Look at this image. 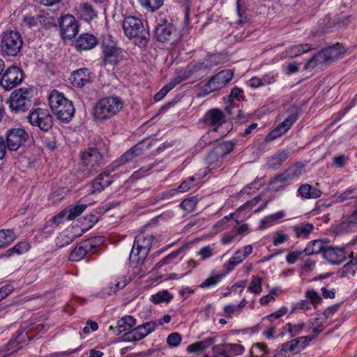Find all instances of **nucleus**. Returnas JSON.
<instances>
[{
  "label": "nucleus",
  "instance_id": "32",
  "mask_svg": "<svg viewBox=\"0 0 357 357\" xmlns=\"http://www.w3.org/2000/svg\"><path fill=\"white\" fill-rule=\"evenodd\" d=\"M314 49V47H313L311 44H309V43L299 44V45H295L288 47L285 50V53L289 57L294 58V57H297L303 54L307 53Z\"/></svg>",
  "mask_w": 357,
  "mask_h": 357
},
{
  "label": "nucleus",
  "instance_id": "56",
  "mask_svg": "<svg viewBox=\"0 0 357 357\" xmlns=\"http://www.w3.org/2000/svg\"><path fill=\"white\" fill-rule=\"evenodd\" d=\"M130 282V278L126 275L119 277L112 281V284H114V290H111L113 292H117L120 289H123Z\"/></svg>",
  "mask_w": 357,
  "mask_h": 357
},
{
  "label": "nucleus",
  "instance_id": "41",
  "mask_svg": "<svg viewBox=\"0 0 357 357\" xmlns=\"http://www.w3.org/2000/svg\"><path fill=\"white\" fill-rule=\"evenodd\" d=\"M173 299V296L167 290H162L153 294L151 296V301L154 304L161 303H169Z\"/></svg>",
  "mask_w": 357,
  "mask_h": 357
},
{
  "label": "nucleus",
  "instance_id": "50",
  "mask_svg": "<svg viewBox=\"0 0 357 357\" xmlns=\"http://www.w3.org/2000/svg\"><path fill=\"white\" fill-rule=\"evenodd\" d=\"M81 16L85 21L89 22L93 20L97 15L91 6L85 3L82 6Z\"/></svg>",
  "mask_w": 357,
  "mask_h": 357
},
{
  "label": "nucleus",
  "instance_id": "55",
  "mask_svg": "<svg viewBox=\"0 0 357 357\" xmlns=\"http://www.w3.org/2000/svg\"><path fill=\"white\" fill-rule=\"evenodd\" d=\"M86 208V204H79L73 207L70 210L67 211V219L68 220H72L79 216Z\"/></svg>",
  "mask_w": 357,
  "mask_h": 357
},
{
  "label": "nucleus",
  "instance_id": "28",
  "mask_svg": "<svg viewBox=\"0 0 357 357\" xmlns=\"http://www.w3.org/2000/svg\"><path fill=\"white\" fill-rule=\"evenodd\" d=\"M223 161L224 157L221 154H219L215 148L211 151L206 158L207 169L210 171L220 167Z\"/></svg>",
  "mask_w": 357,
  "mask_h": 357
},
{
  "label": "nucleus",
  "instance_id": "49",
  "mask_svg": "<svg viewBox=\"0 0 357 357\" xmlns=\"http://www.w3.org/2000/svg\"><path fill=\"white\" fill-rule=\"evenodd\" d=\"M156 323L155 321H146L138 326L137 328H138V331L141 333V335H142V337L144 338L148 335L153 332L156 328Z\"/></svg>",
  "mask_w": 357,
  "mask_h": 357
},
{
  "label": "nucleus",
  "instance_id": "42",
  "mask_svg": "<svg viewBox=\"0 0 357 357\" xmlns=\"http://www.w3.org/2000/svg\"><path fill=\"white\" fill-rule=\"evenodd\" d=\"M67 210H63L57 215L52 217L49 221H47L44 227L45 229L47 227L55 228L60 224L63 223L65 220H67Z\"/></svg>",
  "mask_w": 357,
  "mask_h": 357
},
{
  "label": "nucleus",
  "instance_id": "36",
  "mask_svg": "<svg viewBox=\"0 0 357 357\" xmlns=\"http://www.w3.org/2000/svg\"><path fill=\"white\" fill-rule=\"evenodd\" d=\"M196 185V181L194 176H190L187 178L185 181H183L181 184L178 187L177 189H173L167 192H164L163 195L167 197H170L174 196L178 192H185L188 191L192 187Z\"/></svg>",
  "mask_w": 357,
  "mask_h": 357
},
{
  "label": "nucleus",
  "instance_id": "14",
  "mask_svg": "<svg viewBox=\"0 0 357 357\" xmlns=\"http://www.w3.org/2000/svg\"><path fill=\"white\" fill-rule=\"evenodd\" d=\"M144 146V142H140L130 148L112 163L113 169L119 168L127 163L132 162L137 156L141 155L144 151L149 148V145H147L146 147Z\"/></svg>",
  "mask_w": 357,
  "mask_h": 357
},
{
  "label": "nucleus",
  "instance_id": "38",
  "mask_svg": "<svg viewBox=\"0 0 357 357\" xmlns=\"http://www.w3.org/2000/svg\"><path fill=\"white\" fill-rule=\"evenodd\" d=\"M136 324V319L130 315H126L118 320L116 326L118 334L130 331Z\"/></svg>",
  "mask_w": 357,
  "mask_h": 357
},
{
  "label": "nucleus",
  "instance_id": "52",
  "mask_svg": "<svg viewBox=\"0 0 357 357\" xmlns=\"http://www.w3.org/2000/svg\"><path fill=\"white\" fill-rule=\"evenodd\" d=\"M223 278V275L216 274L211 275L201 283L199 287L202 289L209 288L217 285Z\"/></svg>",
  "mask_w": 357,
  "mask_h": 357
},
{
  "label": "nucleus",
  "instance_id": "18",
  "mask_svg": "<svg viewBox=\"0 0 357 357\" xmlns=\"http://www.w3.org/2000/svg\"><path fill=\"white\" fill-rule=\"evenodd\" d=\"M42 328V325L37 324L33 326L30 320L22 323L20 328L17 330V339L19 342H23L26 340H32L36 333H38Z\"/></svg>",
  "mask_w": 357,
  "mask_h": 357
},
{
  "label": "nucleus",
  "instance_id": "27",
  "mask_svg": "<svg viewBox=\"0 0 357 357\" xmlns=\"http://www.w3.org/2000/svg\"><path fill=\"white\" fill-rule=\"evenodd\" d=\"M291 229L298 238H307L314 229V225L309 222H300L291 227Z\"/></svg>",
  "mask_w": 357,
  "mask_h": 357
},
{
  "label": "nucleus",
  "instance_id": "22",
  "mask_svg": "<svg viewBox=\"0 0 357 357\" xmlns=\"http://www.w3.org/2000/svg\"><path fill=\"white\" fill-rule=\"evenodd\" d=\"M112 176L107 172L100 174L91 183L89 195L100 193L112 183Z\"/></svg>",
  "mask_w": 357,
  "mask_h": 357
},
{
  "label": "nucleus",
  "instance_id": "4",
  "mask_svg": "<svg viewBox=\"0 0 357 357\" xmlns=\"http://www.w3.org/2000/svg\"><path fill=\"white\" fill-rule=\"evenodd\" d=\"M123 107V101L120 97H104L96 102L93 107V116L96 120L105 121L116 115Z\"/></svg>",
  "mask_w": 357,
  "mask_h": 357
},
{
  "label": "nucleus",
  "instance_id": "43",
  "mask_svg": "<svg viewBox=\"0 0 357 357\" xmlns=\"http://www.w3.org/2000/svg\"><path fill=\"white\" fill-rule=\"evenodd\" d=\"M15 238L16 236L13 230H0V248L10 245Z\"/></svg>",
  "mask_w": 357,
  "mask_h": 357
},
{
  "label": "nucleus",
  "instance_id": "45",
  "mask_svg": "<svg viewBox=\"0 0 357 357\" xmlns=\"http://www.w3.org/2000/svg\"><path fill=\"white\" fill-rule=\"evenodd\" d=\"M142 339H143L142 335L137 327L130 329L121 337V341L123 342H136Z\"/></svg>",
  "mask_w": 357,
  "mask_h": 357
},
{
  "label": "nucleus",
  "instance_id": "15",
  "mask_svg": "<svg viewBox=\"0 0 357 357\" xmlns=\"http://www.w3.org/2000/svg\"><path fill=\"white\" fill-rule=\"evenodd\" d=\"M96 238H91L81 241L69 255V260L72 261H79L88 253H93L96 247Z\"/></svg>",
  "mask_w": 357,
  "mask_h": 357
},
{
  "label": "nucleus",
  "instance_id": "51",
  "mask_svg": "<svg viewBox=\"0 0 357 357\" xmlns=\"http://www.w3.org/2000/svg\"><path fill=\"white\" fill-rule=\"evenodd\" d=\"M234 143L228 141L219 144L215 149L219 154H221L225 158V155L230 153L234 150Z\"/></svg>",
  "mask_w": 357,
  "mask_h": 357
},
{
  "label": "nucleus",
  "instance_id": "26",
  "mask_svg": "<svg viewBox=\"0 0 357 357\" xmlns=\"http://www.w3.org/2000/svg\"><path fill=\"white\" fill-rule=\"evenodd\" d=\"M225 121V115L219 109H211L204 115V121L205 124L218 128L222 126Z\"/></svg>",
  "mask_w": 357,
  "mask_h": 357
},
{
  "label": "nucleus",
  "instance_id": "17",
  "mask_svg": "<svg viewBox=\"0 0 357 357\" xmlns=\"http://www.w3.org/2000/svg\"><path fill=\"white\" fill-rule=\"evenodd\" d=\"M61 36L63 39H71L78 33V25L72 15H66L59 20Z\"/></svg>",
  "mask_w": 357,
  "mask_h": 357
},
{
  "label": "nucleus",
  "instance_id": "21",
  "mask_svg": "<svg viewBox=\"0 0 357 357\" xmlns=\"http://www.w3.org/2000/svg\"><path fill=\"white\" fill-rule=\"evenodd\" d=\"M212 57L206 59L204 61H197L191 63L188 66V73L189 76L196 75L197 77H203L214 66L211 62Z\"/></svg>",
  "mask_w": 357,
  "mask_h": 357
},
{
  "label": "nucleus",
  "instance_id": "47",
  "mask_svg": "<svg viewBox=\"0 0 357 357\" xmlns=\"http://www.w3.org/2000/svg\"><path fill=\"white\" fill-rule=\"evenodd\" d=\"M217 132L216 128H213V130L208 131L206 135L202 136L199 142L197 144V146L200 149H203L207 145H209L217 140L215 137H213V135L215 134Z\"/></svg>",
  "mask_w": 357,
  "mask_h": 357
},
{
  "label": "nucleus",
  "instance_id": "62",
  "mask_svg": "<svg viewBox=\"0 0 357 357\" xmlns=\"http://www.w3.org/2000/svg\"><path fill=\"white\" fill-rule=\"evenodd\" d=\"M174 86L175 84H172V83H169L168 84L163 86L156 94H155L154 100L156 102L161 100Z\"/></svg>",
  "mask_w": 357,
  "mask_h": 357
},
{
  "label": "nucleus",
  "instance_id": "3",
  "mask_svg": "<svg viewBox=\"0 0 357 357\" xmlns=\"http://www.w3.org/2000/svg\"><path fill=\"white\" fill-rule=\"evenodd\" d=\"M49 104L52 112L59 120L68 123L73 117L75 107L72 101L67 99L58 91H52L48 98Z\"/></svg>",
  "mask_w": 357,
  "mask_h": 357
},
{
  "label": "nucleus",
  "instance_id": "16",
  "mask_svg": "<svg viewBox=\"0 0 357 357\" xmlns=\"http://www.w3.org/2000/svg\"><path fill=\"white\" fill-rule=\"evenodd\" d=\"M212 351L220 357H234L243 354L245 347L236 343H224L213 345Z\"/></svg>",
  "mask_w": 357,
  "mask_h": 357
},
{
  "label": "nucleus",
  "instance_id": "12",
  "mask_svg": "<svg viewBox=\"0 0 357 357\" xmlns=\"http://www.w3.org/2000/svg\"><path fill=\"white\" fill-rule=\"evenodd\" d=\"M29 139L28 132L23 128H14L6 132V147L9 151H17Z\"/></svg>",
  "mask_w": 357,
  "mask_h": 357
},
{
  "label": "nucleus",
  "instance_id": "25",
  "mask_svg": "<svg viewBox=\"0 0 357 357\" xmlns=\"http://www.w3.org/2000/svg\"><path fill=\"white\" fill-rule=\"evenodd\" d=\"M97 45L98 39L94 35L83 33L77 38L75 46L78 51H86L94 48Z\"/></svg>",
  "mask_w": 357,
  "mask_h": 357
},
{
  "label": "nucleus",
  "instance_id": "29",
  "mask_svg": "<svg viewBox=\"0 0 357 357\" xmlns=\"http://www.w3.org/2000/svg\"><path fill=\"white\" fill-rule=\"evenodd\" d=\"M301 337H296L291 340L285 343H283L281 346L280 354L282 356H286L287 352L291 353L296 351L303 350V346L302 344Z\"/></svg>",
  "mask_w": 357,
  "mask_h": 357
},
{
  "label": "nucleus",
  "instance_id": "61",
  "mask_svg": "<svg viewBox=\"0 0 357 357\" xmlns=\"http://www.w3.org/2000/svg\"><path fill=\"white\" fill-rule=\"evenodd\" d=\"M344 225H346V228L352 229L357 228V210H354L352 213L347 218Z\"/></svg>",
  "mask_w": 357,
  "mask_h": 357
},
{
  "label": "nucleus",
  "instance_id": "30",
  "mask_svg": "<svg viewBox=\"0 0 357 357\" xmlns=\"http://www.w3.org/2000/svg\"><path fill=\"white\" fill-rule=\"evenodd\" d=\"M326 243L321 239H316L308 243L306 248L303 250L305 256L317 255L321 252L324 254Z\"/></svg>",
  "mask_w": 357,
  "mask_h": 357
},
{
  "label": "nucleus",
  "instance_id": "58",
  "mask_svg": "<svg viewBox=\"0 0 357 357\" xmlns=\"http://www.w3.org/2000/svg\"><path fill=\"white\" fill-rule=\"evenodd\" d=\"M181 335L178 333H170L167 338V343L171 347H176L181 342Z\"/></svg>",
  "mask_w": 357,
  "mask_h": 357
},
{
  "label": "nucleus",
  "instance_id": "8",
  "mask_svg": "<svg viewBox=\"0 0 357 357\" xmlns=\"http://www.w3.org/2000/svg\"><path fill=\"white\" fill-rule=\"evenodd\" d=\"M234 73L230 70H225L219 72L204 84L199 91V96H205L212 92L222 89L233 78Z\"/></svg>",
  "mask_w": 357,
  "mask_h": 357
},
{
  "label": "nucleus",
  "instance_id": "2",
  "mask_svg": "<svg viewBox=\"0 0 357 357\" xmlns=\"http://www.w3.org/2000/svg\"><path fill=\"white\" fill-rule=\"evenodd\" d=\"M123 29L126 36L133 39L135 45L144 47L149 40V31L142 20L135 16H127L123 19Z\"/></svg>",
  "mask_w": 357,
  "mask_h": 357
},
{
  "label": "nucleus",
  "instance_id": "48",
  "mask_svg": "<svg viewBox=\"0 0 357 357\" xmlns=\"http://www.w3.org/2000/svg\"><path fill=\"white\" fill-rule=\"evenodd\" d=\"M198 199L197 197H191L184 199L181 204L180 207L185 211L190 213L194 211L197 206Z\"/></svg>",
  "mask_w": 357,
  "mask_h": 357
},
{
  "label": "nucleus",
  "instance_id": "1",
  "mask_svg": "<svg viewBox=\"0 0 357 357\" xmlns=\"http://www.w3.org/2000/svg\"><path fill=\"white\" fill-rule=\"evenodd\" d=\"M153 238V235L148 232L139 233L135 237L129 257V266L135 276L141 278L146 273V258Z\"/></svg>",
  "mask_w": 357,
  "mask_h": 357
},
{
  "label": "nucleus",
  "instance_id": "9",
  "mask_svg": "<svg viewBox=\"0 0 357 357\" xmlns=\"http://www.w3.org/2000/svg\"><path fill=\"white\" fill-rule=\"evenodd\" d=\"M154 36L158 41L169 44L176 43L181 38V35L174 25L167 20L157 24L154 30Z\"/></svg>",
  "mask_w": 357,
  "mask_h": 357
},
{
  "label": "nucleus",
  "instance_id": "64",
  "mask_svg": "<svg viewBox=\"0 0 357 357\" xmlns=\"http://www.w3.org/2000/svg\"><path fill=\"white\" fill-rule=\"evenodd\" d=\"M303 255H304L303 251H294L289 253L286 256V261L288 264H294L298 259H303Z\"/></svg>",
  "mask_w": 357,
  "mask_h": 357
},
{
  "label": "nucleus",
  "instance_id": "31",
  "mask_svg": "<svg viewBox=\"0 0 357 357\" xmlns=\"http://www.w3.org/2000/svg\"><path fill=\"white\" fill-rule=\"evenodd\" d=\"M291 181L284 172V171L275 176L269 183V188L273 191H279L285 186L289 185Z\"/></svg>",
  "mask_w": 357,
  "mask_h": 357
},
{
  "label": "nucleus",
  "instance_id": "40",
  "mask_svg": "<svg viewBox=\"0 0 357 357\" xmlns=\"http://www.w3.org/2000/svg\"><path fill=\"white\" fill-rule=\"evenodd\" d=\"M75 238L76 236L73 235V231L68 229L57 237L56 243L58 247L62 248L70 244Z\"/></svg>",
  "mask_w": 357,
  "mask_h": 357
},
{
  "label": "nucleus",
  "instance_id": "57",
  "mask_svg": "<svg viewBox=\"0 0 357 357\" xmlns=\"http://www.w3.org/2000/svg\"><path fill=\"white\" fill-rule=\"evenodd\" d=\"M305 297L314 308H316L322 301V298L319 294L313 289L307 291L305 292Z\"/></svg>",
  "mask_w": 357,
  "mask_h": 357
},
{
  "label": "nucleus",
  "instance_id": "53",
  "mask_svg": "<svg viewBox=\"0 0 357 357\" xmlns=\"http://www.w3.org/2000/svg\"><path fill=\"white\" fill-rule=\"evenodd\" d=\"M307 327V330L306 331L309 332L311 329L312 332L316 335L320 334L324 330L323 323L319 318L310 320Z\"/></svg>",
  "mask_w": 357,
  "mask_h": 357
},
{
  "label": "nucleus",
  "instance_id": "46",
  "mask_svg": "<svg viewBox=\"0 0 357 357\" xmlns=\"http://www.w3.org/2000/svg\"><path fill=\"white\" fill-rule=\"evenodd\" d=\"M140 5L147 11H155L162 6L163 0H139Z\"/></svg>",
  "mask_w": 357,
  "mask_h": 357
},
{
  "label": "nucleus",
  "instance_id": "35",
  "mask_svg": "<svg viewBox=\"0 0 357 357\" xmlns=\"http://www.w3.org/2000/svg\"><path fill=\"white\" fill-rule=\"evenodd\" d=\"M329 61L326 56L324 50L314 54L305 64V69L312 70L317 67L328 63Z\"/></svg>",
  "mask_w": 357,
  "mask_h": 357
},
{
  "label": "nucleus",
  "instance_id": "59",
  "mask_svg": "<svg viewBox=\"0 0 357 357\" xmlns=\"http://www.w3.org/2000/svg\"><path fill=\"white\" fill-rule=\"evenodd\" d=\"M289 239V236L288 234H284L282 231H278L275 234L273 239V244L275 246H278L287 241Z\"/></svg>",
  "mask_w": 357,
  "mask_h": 357
},
{
  "label": "nucleus",
  "instance_id": "23",
  "mask_svg": "<svg viewBox=\"0 0 357 357\" xmlns=\"http://www.w3.org/2000/svg\"><path fill=\"white\" fill-rule=\"evenodd\" d=\"M323 257L332 264H340L346 259V252L343 248L326 245Z\"/></svg>",
  "mask_w": 357,
  "mask_h": 357
},
{
  "label": "nucleus",
  "instance_id": "63",
  "mask_svg": "<svg viewBox=\"0 0 357 357\" xmlns=\"http://www.w3.org/2000/svg\"><path fill=\"white\" fill-rule=\"evenodd\" d=\"M344 272L346 273H351L355 275L357 270V257L352 258L347 264L343 267Z\"/></svg>",
  "mask_w": 357,
  "mask_h": 357
},
{
  "label": "nucleus",
  "instance_id": "10",
  "mask_svg": "<svg viewBox=\"0 0 357 357\" xmlns=\"http://www.w3.org/2000/svg\"><path fill=\"white\" fill-rule=\"evenodd\" d=\"M101 49L102 63L105 66H115L123 57L121 49L116 46L113 40H110V36H109L108 38H104Z\"/></svg>",
  "mask_w": 357,
  "mask_h": 357
},
{
  "label": "nucleus",
  "instance_id": "39",
  "mask_svg": "<svg viewBox=\"0 0 357 357\" xmlns=\"http://www.w3.org/2000/svg\"><path fill=\"white\" fill-rule=\"evenodd\" d=\"M307 328L304 322L296 324L287 323L283 327L284 333L289 334L290 337H294L301 334Z\"/></svg>",
  "mask_w": 357,
  "mask_h": 357
},
{
  "label": "nucleus",
  "instance_id": "7",
  "mask_svg": "<svg viewBox=\"0 0 357 357\" xmlns=\"http://www.w3.org/2000/svg\"><path fill=\"white\" fill-rule=\"evenodd\" d=\"M26 119L32 127L43 132H48L53 126V117L47 109L37 107L31 109Z\"/></svg>",
  "mask_w": 357,
  "mask_h": 357
},
{
  "label": "nucleus",
  "instance_id": "33",
  "mask_svg": "<svg viewBox=\"0 0 357 357\" xmlns=\"http://www.w3.org/2000/svg\"><path fill=\"white\" fill-rule=\"evenodd\" d=\"M216 341L215 337H209L204 340L196 342L193 344H190L187 347V351L190 354L196 353L199 354L204 349L208 348L210 346L213 344Z\"/></svg>",
  "mask_w": 357,
  "mask_h": 357
},
{
  "label": "nucleus",
  "instance_id": "19",
  "mask_svg": "<svg viewBox=\"0 0 357 357\" xmlns=\"http://www.w3.org/2000/svg\"><path fill=\"white\" fill-rule=\"evenodd\" d=\"M297 119L298 116L296 114H290L266 136V141L271 142L284 135L290 129Z\"/></svg>",
  "mask_w": 357,
  "mask_h": 357
},
{
  "label": "nucleus",
  "instance_id": "6",
  "mask_svg": "<svg viewBox=\"0 0 357 357\" xmlns=\"http://www.w3.org/2000/svg\"><path fill=\"white\" fill-rule=\"evenodd\" d=\"M33 91L30 87H22L12 92L7 101L9 108L15 113L29 109L32 103Z\"/></svg>",
  "mask_w": 357,
  "mask_h": 357
},
{
  "label": "nucleus",
  "instance_id": "11",
  "mask_svg": "<svg viewBox=\"0 0 357 357\" xmlns=\"http://www.w3.org/2000/svg\"><path fill=\"white\" fill-rule=\"evenodd\" d=\"M22 79L23 73L22 70L16 66H12L7 68L2 75L0 85L6 91H10L19 85Z\"/></svg>",
  "mask_w": 357,
  "mask_h": 357
},
{
  "label": "nucleus",
  "instance_id": "54",
  "mask_svg": "<svg viewBox=\"0 0 357 357\" xmlns=\"http://www.w3.org/2000/svg\"><path fill=\"white\" fill-rule=\"evenodd\" d=\"M261 283L262 279L260 277H253L248 287V291L255 294H260L262 291Z\"/></svg>",
  "mask_w": 357,
  "mask_h": 357
},
{
  "label": "nucleus",
  "instance_id": "5",
  "mask_svg": "<svg viewBox=\"0 0 357 357\" xmlns=\"http://www.w3.org/2000/svg\"><path fill=\"white\" fill-rule=\"evenodd\" d=\"M23 39L19 31L10 30L1 34L0 52L2 55L15 56L21 51Z\"/></svg>",
  "mask_w": 357,
  "mask_h": 357
},
{
  "label": "nucleus",
  "instance_id": "24",
  "mask_svg": "<svg viewBox=\"0 0 357 357\" xmlns=\"http://www.w3.org/2000/svg\"><path fill=\"white\" fill-rule=\"evenodd\" d=\"M70 79L74 86L82 88L91 82V73L88 68H80L72 73Z\"/></svg>",
  "mask_w": 357,
  "mask_h": 357
},
{
  "label": "nucleus",
  "instance_id": "20",
  "mask_svg": "<svg viewBox=\"0 0 357 357\" xmlns=\"http://www.w3.org/2000/svg\"><path fill=\"white\" fill-rule=\"evenodd\" d=\"M252 246L248 245L235 252L229 259L227 264L225 266L227 272H231L236 266L242 263L252 252Z\"/></svg>",
  "mask_w": 357,
  "mask_h": 357
},
{
  "label": "nucleus",
  "instance_id": "44",
  "mask_svg": "<svg viewBox=\"0 0 357 357\" xmlns=\"http://www.w3.org/2000/svg\"><path fill=\"white\" fill-rule=\"evenodd\" d=\"M303 167L304 165L302 162H297L287 168L284 172L291 181L301 175Z\"/></svg>",
  "mask_w": 357,
  "mask_h": 357
},
{
  "label": "nucleus",
  "instance_id": "34",
  "mask_svg": "<svg viewBox=\"0 0 357 357\" xmlns=\"http://www.w3.org/2000/svg\"><path fill=\"white\" fill-rule=\"evenodd\" d=\"M298 195L304 199H317L319 198L322 192L316 188H312L309 184H303L298 190Z\"/></svg>",
  "mask_w": 357,
  "mask_h": 357
},
{
  "label": "nucleus",
  "instance_id": "13",
  "mask_svg": "<svg viewBox=\"0 0 357 357\" xmlns=\"http://www.w3.org/2000/svg\"><path fill=\"white\" fill-rule=\"evenodd\" d=\"M82 162L87 171L93 172L103 165V157L97 148L91 147L82 153Z\"/></svg>",
  "mask_w": 357,
  "mask_h": 357
},
{
  "label": "nucleus",
  "instance_id": "60",
  "mask_svg": "<svg viewBox=\"0 0 357 357\" xmlns=\"http://www.w3.org/2000/svg\"><path fill=\"white\" fill-rule=\"evenodd\" d=\"M356 188L349 187L347 188L343 192H342L337 198V201L339 202H344L349 199L353 197V195L356 192Z\"/></svg>",
  "mask_w": 357,
  "mask_h": 357
},
{
  "label": "nucleus",
  "instance_id": "37",
  "mask_svg": "<svg viewBox=\"0 0 357 357\" xmlns=\"http://www.w3.org/2000/svg\"><path fill=\"white\" fill-rule=\"evenodd\" d=\"M324 51L329 62L342 58L345 54L344 47L338 43L324 49Z\"/></svg>",
  "mask_w": 357,
  "mask_h": 357
}]
</instances>
